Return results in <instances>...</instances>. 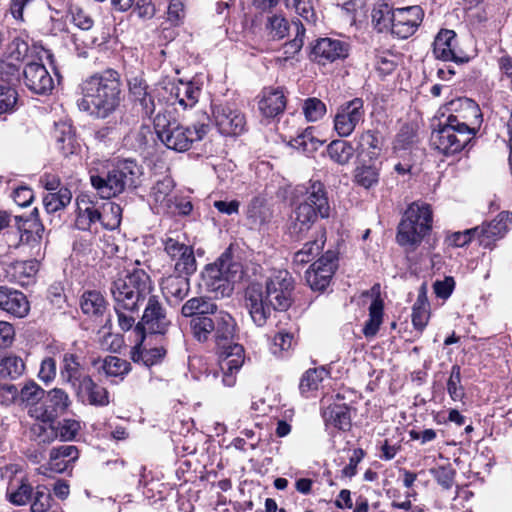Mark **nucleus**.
<instances>
[{
  "mask_svg": "<svg viewBox=\"0 0 512 512\" xmlns=\"http://www.w3.org/2000/svg\"><path fill=\"white\" fill-rule=\"evenodd\" d=\"M170 325L171 321L162 303L156 296H149L141 321L137 326H141L145 332L165 334Z\"/></svg>",
  "mask_w": 512,
  "mask_h": 512,
  "instance_id": "obj_17",
  "label": "nucleus"
},
{
  "mask_svg": "<svg viewBox=\"0 0 512 512\" xmlns=\"http://www.w3.org/2000/svg\"><path fill=\"white\" fill-rule=\"evenodd\" d=\"M7 497L14 505H25L32 498V487L28 483L22 481L16 490H8Z\"/></svg>",
  "mask_w": 512,
  "mask_h": 512,
  "instance_id": "obj_61",
  "label": "nucleus"
},
{
  "mask_svg": "<svg viewBox=\"0 0 512 512\" xmlns=\"http://www.w3.org/2000/svg\"><path fill=\"white\" fill-rule=\"evenodd\" d=\"M82 97L77 105L81 111L98 119H106L114 114L123 100L120 75L109 69L83 81Z\"/></svg>",
  "mask_w": 512,
  "mask_h": 512,
  "instance_id": "obj_3",
  "label": "nucleus"
},
{
  "mask_svg": "<svg viewBox=\"0 0 512 512\" xmlns=\"http://www.w3.org/2000/svg\"><path fill=\"white\" fill-rule=\"evenodd\" d=\"M151 290L150 277L140 268L119 273L113 280L110 291L118 324L123 331H128L135 325L139 304L147 298Z\"/></svg>",
  "mask_w": 512,
  "mask_h": 512,
  "instance_id": "obj_2",
  "label": "nucleus"
},
{
  "mask_svg": "<svg viewBox=\"0 0 512 512\" xmlns=\"http://www.w3.org/2000/svg\"><path fill=\"white\" fill-rule=\"evenodd\" d=\"M303 112L306 119L315 122L326 113V105L318 98H308L303 104Z\"/></svg>",
  "mask_w": 512,
  "mask_h": 512,
  "instance_id": "obj_57",
  "label": "nucleus"
},
{
  "mask_svg": "<svg viewBox=\"0 0 512 512\" xmlns=\"http://www.w3.org/2000/svg\"><path fill=\"white\" fill-rule=\"evenodd\" d=\"M382 138L376 130H364L356 137V148L360 154H368L373 159L377 158L382 150Z\"/></svg>",
  "mask_w": 512,
  "mask_h": 512,
  "instance_id": "obj_32",
  "label": "nucleus"
},
{
  "mask_svg": "<svg viewBox=\"0 0 512 512\" xmlns=\"http://www.w3.org/2000/svg\"><path fill=\"white\" fill-rule=\"evenodd\" d=\"M511 223L512 214L508 211H503L491 222L478 226V240L480 245L484 247L491 246L494 241L502 238L508 232Z\"/></svg>",
  "mask_w": 512,
  "mask_h": 512,
  "instance_id": "obj_22",
  "label": "nucleus"
},
{
  "mask_svg": "<svg viewBox=\"0 0 512 512\" xmlns=\"http://www.w3.org/2000/svg\"><path fill=\"white\" fill-rule=\"evenodd\" d=\"M93 366L102 371L106 377H115L122 380L131 370V364L118 356H106L102 360L93 361Z\"/></svg>",
  "mask_w": 512,
  "mask_h": 512,
  "instance_id": "obj_33",
  "label": "nucleus"
},
{
  "mask_svg": "<svg viewBox=\"0 0 512 512\" xmlns=\"http://www.w3.org/2000/svg\"><path fill=\"white\" fill-rule=\"evenodd\" d=\"M77 216L75 226L79 230H91L94 225L100 223V208L96 203L86 196H80L76 199Z\"/></svg>",
  "mask_w": 512,
  "mask_h": 512,
  "instance_id": "obj_29",
  "label": "nucleus"
},
{
  "mask_svg": "<svg viewBox=\"0 0 512 512\" xmlns=\"http://www.w3.org/2000/svg\"><path fill=\"white\" fill-rule=\"evenodd\" d=\"M365 108L362 98H353L342 103L336 111L333 124L334 130L341 138L349 137L356 127L364 121Z\"/></svg>",
  "mask_w": 512,
  "mask_h": 512,
  "instance_id": "obj_11",
  "label": "nucleus"
},
{
  "mask_svg": "<svg viewBox=\"0 0 512 512\" xmlns=\"http://www.w3.org/2000/svg\"><path fill=\"white\" fill-rule=\"evenodd\" d=\"M100 217V224L103 228L114 230L121 223L122 208L115 202L103 203L100 209Z\"/></svg>",
  "mask_w": 512,
  "mask_h": 512,
  "instance_id": "obj_43",
  "label": "nucleus"
},
{
  "mask_svg": "<svg viewBox=\"0 0 512 512\" xmlns=\"http://www.w3.org/2000/svg\"><path fill=\"white\" fill-rule=\"evenodd\" d=\"M476 131L463 121L462 115H449L439 129L433 131V146L445 155L460 152L474 137Z\"/></svg>",
  "mask_w": 512,
  "mask_h": 512,
  "instance_id": "obj_10",
  "label": "nucleus"
},
{
  "mask_svg": "<svg viewBox=\"0 0 512 512\" xmlns=\"http://www.w3.org/2000/svg\"><path fill=\"white\" fill-rule=\"evenodd\" d=\"M287 7H293L298 15L307 22L315 21V12L311 0H285Z\"/></svg>",
  "mask_w": 512,
  "mask_h": 512,
  "instance_id": "obj_62",
  "label": "nucleus"
},
{
  "mask_svg": "<svg viewBox=\"0 0 512 512\" xmlns=\"http://www.w3.org/2000/svg\"><path fill=\"white\" fill-rule=\"evenodd\" d=\"M424 12L420 6L394 9L391 33L399 39L412 36L423 21Z\"/></svg>",
  "mask_w": 512,
  "mask_h": 512,
  "instance_id": "obj_16",
  "label": "nucleus"
},
{
  "mask_svg": "<svg viewBox=\"0 0 512 512\" xmlns=\"http://www.w3.org/2000/svg\"><path fill=\"white\" fill-rule=\"evenodd\" d=\"M326 154L338 165H347L355 154L353 145L344 139L331 141L326 147Z\"/></svg>",
  "mask_w": 512,
  "mask_h": 512,
  "instance_id": "obj_36",
  "label": "nucleus"
},
{
  "mask_svg": "<svg viewBox=\"0 0 512 512\" xmlns=\"http://www.w3.org/2000/svg\"><path fill=\"white\" fill-rule=\"evenodd\" d=\"M338 266V255L335 251L328 250L317 261H315L308 272L321 274L332 279Z\"/></svg>",
  "mask_w": 512,
  "mask_h": 512,
  "instance_id": "obj_44",
  "label": "nucleus"
},
{
  "mask_svg": "<svg viewBox=\"0 0 512 512\" xmlns=\"http://www.w3.org/2000/svg\"><path fill=\"white\" fill-rule=\"evenodd\" d=\"M128 88L131 100L141 107L146 116L151 117L156 112V103L148 92L145 80L140 77H132L128 80Z\"/></svg>",
  "mask_w": 512,
  "mask_h": 512,
  "instance_id": "obj_27",
  "label": "nucleus"
},
{
  "mask_svg": "<svg viewBox=\"0 0 512 512\" xmlns=\"http://www.w3.org/2000/svg\"><path fill=\"white\" fill-rule=\"evenodd\" d=\"M80 307L84 314L101 316L106 309V301L98 291H86L80 300Z\"/></svg>",
  "mask_w": 512,
  "mask_h": 512,
  "instance_id": "obj_40",
  "label": "nucleus"
},
{
  "mask_svg": "<svg viewBox=\"0 0 512 512\" xmlns=\"http://www.w3.org/2000/svg\"><path fill=\"white\" fill-rule=\"evenodd\" d=\"M72 199V193L67 187H61L56 192H49L43 197V205L48 213L64 209Z\"/></svg>",
  "mask_w": 512,
  "mask_h": 512,
  "instance_id": "obj_42",
  "label": "nucleus"
},
{
  "mask_svg": "<svg viewBox=\"0 0 512 512\" xmlns=\"http://www.w3.org/2000/svg\"><path fill=\"white\" fill-rule=\"evenodd\" d=\"M45 403L41 407L29 410L32 417L42 422H54L55 419L65 413L71 405L68 393L61 388H53L46 392Z\"/></svg>",
  "mask_w": 512,
  "mask_h": 512,
  "instance_id": "obj_12",
  "label": "nucleus"
},
{
  "mask_svg": "<svg viewBox=\"0 0 512 512\" xmlns=\"http://www.w3.org/2000/svg\"><path fill=\"white\" fill-rule=\"evenodd\" d=\"M286 97L281 88H266L258 103L261 114L266 118H274L284 112Z\"/></svg>",
  "mask_w": 512,
  "mask_h": 512,
  "instance_id": "obj_28",
  "label": "nucleus"
},
{
  "mask_svg": "<svg viewBox=\"0 0 512 512\" xmlns=\"http://www.w3.org/2000/svg\"><path fill=\"white\" fill-rule=\"evenodd\" d=\"M166 350L163 347L145 348L142 345L133 347L131 359L135 363H142L146 367H151L160 363L165 357Z\"/></svg>",
  "mask_w": 512,
  "mask_h": 512,
  "instance_id": "obj_38",
  "label": "nucleus"
},
{
  "mask_svg": "<svg viewBox=\"0 0 512 512\" xmlns=\"http://www.w3.org/2000/svg\"><path fill=\"white\" fill-rule=\"evenodd\" d=\"M328 422L339 430H348L351 426L349 409L340 405L330 408L328 412Z\"/></svg>",
  "mask_w": 512,
  "mask_h": 512,
  "instance_id": "obj_53",
  "label": "nucleus"
},
{
  "mask_svg": "<svg viewBox=\"0 0 512 512\" xmlns=\"http://www.w3.org/2000/svg\"><path fill=\"white\" fill-rule=\"evenodd\" d=\"M77 398L92 406H107L110 403L109 392L98 385L89 375L73 388Z\"/></svg>",
  "mask_w": 512,
  "mask_h": 512,
  "instance_id": "obj_24",
  "label": "nucleus"
},
{
  "mask_svg": "<svg viewBox=\"0 0 512 512\" xmlns=\"http://www.w3.org/2000/svg\"><path fill=\"white\" fill-rule=\"evenodd\" d=\"M447 392L453 401H461L465 395L464 388L461 385V368L459 365H453L451 368L447 381Z\"/></svg>",
  "mask_w": 512,
  "mask_h": 512,
  "instance_id": "obj_54",
  "label": "nucleus"
},
{
  "mask_svg": "<svg viewBox=\"0 0 512 512\" xmlns=\"http://www.w3.org/2000/svg\"><path fill=\"white\" fill-rule=\"evenodd\" d=\"M249 224L254 229H260L272 218V212L262 198H253L247 206L246 212Z\"/></svg>",
  "mask_w": 512,
  "mask_h": 512,
  "instance_id": "obj_35",
  "label": "nucleus"
},
{
  "mask_svg": "<svg viewBox=\"0 0 512 512\" xmlns=\"http://www.w3.org/2000/svg\"><path fill=\"white\" fill-rule=\"evenodd\" d=\"M327 375L323 368L308 369L301 377L299 389L302 395L319 388L324 377Z\"/></svg>",
  "mask_w": 512,
  "mask_h": 512,
  "instance_id": "obj_48",
  "label": "nucleus"
},
{
  "mask_svg": "<svg viewBox=\"0 0 512 512\" xmlns=\"http://www.w3.org/2000/svg\"><path fill=\"white\" fill-rule=\"evenodd\" d=\"M429 320L428 304L423 295H419L412 308V323L415 329L422 331Z\"/></svg>",
  "mask_w": 512,
  "mask_h": 512,
  "instance_id": "obj_52",
  "label": "nucleus"
},
{
  "mask_svg": "<svg viewBox=\"0 0 512 512\" xmlns=\"http://www.w3.org/2000/svg\"><path fill=\"white\" fill-rule=\"evenodd\" d=\"M163 244L165 252L175 262V272L192 275L197 270V262L191 246L171 236H166Z\"/></svg>",
  "mask_w": 512,
  "mask_h": 512,
  "instance_id": "obj_13",
  "label": "nucleus"
},
{
  "mask_svg": "<svg viewBox=\"0 0 512 512\" xmlns=\"http://www.w3.org/2000/svg\"><path fill=\"white\" fill-rule=\"evenodd\" d=\"M60 374L65 383L70 384L74 388L82 381L87 374L82 371V366L77 355L73 353H65L62 359Z\"/></svg>",
  "mask_w": 512,
  "mask_h": 512,
  "instance_id": "obj_34",
  "label": "nucleus"
},
{
  "mask_svg": "<svg viewBox=\"0 0 512 512\" xmlns=\"http://www.w3.org/2000/svg\"><path fill=\"white\" fill-rule=\"evenodd\" d=\"M55 427L58 432V438L62 441L74 439L81 428L80 423L74 419H63Z\"/></svg>",
  "mask_w": 512,
  "mask_h": 512,
  "instance_id": "obj_60",
  "label": "nucleus"
},
{
  "mask_svg": "<svg viewBox=\"0 0 512 512\" xmlns=\"http://www.w3.org/2000/svg\"><path fill=\"white\" fill-rule=\"evenodd\" d=\"M354 178L358 185L368 189L378 183L379 172L374 166L363 165L356 168Z\"/></svg>",
  "mask_w": 512,
  "mask_h": 512,
  "instance_id": "obj_55",
  "label": "nucleus"
},
{
  "mask_svg": "<svg viewBox=\"0 0 512 512\" xmlns=\"http://www.w3.org/2000/svg\"><path fill=\"white\" fill-rule=\"evenodd\" d=\"M191 328L194 337L198 341H206L209 335L214 332L215 323L210 317L198 316L192 319Z\"/></svg>",
  "mask_w": 512,
  "mask_h": 512,
  "instance_id": "obj_50",
  "label": "nucleus"
},
{
  "mask_svg": "<svg viewBox=\"0 0 512 512\" xmlns=\"http://www.w3.org/2000/svg\"><path fill=\"white\" fill-rule=\"evenodd\" d=\"M171 94L183 109H187L192 108L198 102L200 89L194 86L191 82L181 81L173 88Z\"/></svg>",
  "mask_w": 512,
  "mask_h": 512,
  "instance_id": "obj_39",
  "label": "nucleus"
},
{
  "mask_svg": "<svg viewBox=\"0 0 512 512\" xmlns=\"http://www.w3.org/2000/svg\"><path fill=\"white\" fill-rule=\"evenodd\" d=\"M33 60L23 70L25 86L33 93L45 95L52 91L54 82L44 64Z\"/></svg>",
  "mask_w": 512,
  "mask_h": 512,
  "instance_id": "obj_18",
  "label": "nucleus"
},
{
  "mask_svg": "<svg viewBox=\"0 0 512 512\" xmlns=\"http://www.w3.org/2000/svg\"><path fill=\"white\" fill-rule=\"evenodd\" d=\"M433 54L442 61L464 63L468 61L466 56H461L457 51V35L453 30L442 29L436 35L433 42Z\"/></svg>",
  "mask_w": 512,
  "mask_h": 512,
  "instance_id": "obj_20",
  "label": "nucleus"
},
{
  "mask_svg": "<svg viewBox=\"0 0 512 512\" xmlns=\"http://www.w3.org/2000/svg\"><path fill=\"white\" fill-rule=\"evenodd\" d=\"M0 309L14 317L23 318L29 313L30 305L21 291L0 286Z\"/></svg>",
  "mask_w": 512,
  "mask_h": 512,
  "instance_id": "obj_26",
  "label": "nucleus"
},
{
  "mask_svg": "<svg viewBox=\"0 0 512 512\" xmlns=\"http://www.w3.org/2000/svg\"><path fill=\"white\" fill-rule=\"evenodd\" d=\"M193 210V204L188 197L174 195L167 207L163 209L161 214L172 216H188Z\"/></svg>",
  "mask_w": 512,
  "mask_h": 512,
  "instance_id": "obj_51",
  "label": "nucleus"
},
{
  "mask_svg": "<svg viewBox=\"0 0 512 512\" xmlns=\"http://www.w3.org/2000/svg\"><path fill=\"white\" fill-rule=\"evenodd\" d=\"M349 54V45L338 39L322 38L313 47L312 55L319 63L344 59Z\"/></svg>",
  "mask_w": 512,
  "mask_h": 512,
  "instance_id": "obj_23",
  "label": "nucleus"
},
{
  "mask_svg": "<svg viewBox=\"0 0 512 512\" xmlns=\"http://www.w3.org/2000/svg\"><path fill=\"white\" fill-rule=\"evenodd\" d=\"M217 306L210 299L200 296L187 300L181 308V314L184 317H198L208 314H214Z\"/></svg>",
  "mask_w": 512,
  "mask_h": 512,
  "instance_id": "obj_37",
  "label": "nucleus"
},
{
  "mask_svg": "<svg viewBox=\"0 0 512 512\" xmlns=\"http://www.w3.org/2000/svg\"><path fill=\"white\" fill-rule=\"evenodd\" d=\"M52 497L46 489L38 488L31 503V512H47L51 507Z\"/></svg>",
  "mask_w": 512,
  "mask_h": 512,
  "instance_id": "obj_64",
  "label": "nucleus"
},
{
  "mask_svg": "<svg viewBox=\"0 0 512 512\" xmlns=\"http://www.w3.org/2000/svg\"><path fill=\"white\" fill-rule=\"evenodd\" d=\"M266 29L273 39H283L289 29L288 21L282 15H273L268 18Z\"/></svg>",
  "mask_w": 512,
  "mask_h": 512,
  "instance_id": "obj_56",
  "label": "nucleus"
},
{
  "mask_svg": "<svg viewBox=\"0 0 512 512\" xmlns=\"http://www.w3.org/2000/svg\"><path fill=\"white\" fill-rule=\"evenodd\" d=\"M161 290L170 305L180 304L190 291L189 275L176 272L163 278Z\"/></svg>",
  "mask_w": 512,
  "mask_h": 512,
  "instance_id": "obj_25",
  "label": "nucleus"
},
{
  "mask_svg": "<svg viewBox=\"0 0 512 512\" xmlns=\"http://www.w3.org/2000/svg\"><path fill=\"white\" fill-rule=\"evenodd\" d=\"M154 130L159 140L171 150L187 151L194 141L202 140L209 131L205 123L195 124L193 130L178 123L171 113L159 109L153 118Z\"/></svg>",
  "mask_w": 512,
  "mask_h": 512,
  "instance_id": "obj_6",
  "label": "nucleus"
},
{
  "mask_svg": "<svg viewBox=\"0 0 512 512\" xmlns=\"http://www.w3.org/2000/svg\"><path fill=\"white\" fill-rule=\"evenodd\" d=\"M432 221V211L428 204H410L398 225L397 243L409 250H415L430 232Z\"/></svg>",
  "mask_w": 512,
  "mask_h": 512,
  "instance_id": "obj_9",
  "label": "nucleus"
},
{
  "mask_svg": "<svg viewBox=\"0 0 512 512\" xmlns=\"http://www.w3.org/2000/svg\"><path fill=\"white\" fill-rule=\"evenodd\" d=\"M330 213L327 192L320 181H310L305 189V198L300 202L291 215L290 234L301 239L317 220L318 216L327 218Z\"/></svg>",
  "mask_w": 512,
  "mask_h": 512,
  "instance_id": "obj_5",
  "label": "nucleus"
},
{
  "mask_svg": "<svg viewBox=\"0 0 512 512\" xmlns=\"http://www.w3.org/2000/svg\"><path fill=\"white\" fill-rule=\"evenodd\" d=\"M39 422L33 424L30 428L31 435L39 444L48 445L58 438V432L53 422Z\"/></svg>",
  "mask_w": 512,
  "mask_h": 512,
  "instance_id": "obj_47",
  "label": "nucleus"
},
{
  "mask_svg": "<svg viewBox=\"0 0 512 512\" xmlns=\"http://www.w3.org/2000/svg\"><path fill=\"white\" fill-rule=\"evenodd\" d=\"M431 474L436 479L437 483L444 489H450L454 483L455 470L450 466H439L431 469Z\"/></svg>",
  "mask_w": 512,
  "mask_h": 512,
  "instance_id": "obj_63",
  "label": "nucleus"
},
{
  "mask_svg": "<svg viewBox=\"0 0 512 512\" xmlns=\"http://www.w3.org/2000/svg\"><path fill=\"white\" fill-rule=\"evenodd\" d=\"M294 279L287 270H276L265 283V289L259 284H251L245 293V303L253 322L262 327L271 312L286 311L293 302Z\"/></svg>",
  "mask_w": 512,
  "mask_h": 512,
  "instance_id": "obj_1",
  "label": "nucleus"
},
{
  "mask_svg": "<svg viewBox=\"0 0 512 512\" xmlns=\"http://www.w3.org/2000/svg\"><path fill=\"white\" fill-rule=\"evenodd\" d=\"M79 451L74 445H62L50 450L46 465L39 467V473L47 475L48 471L63 473L78 459Z\"/></svg>",
  "mask_w": 512,
  "mask_h": 512,
  "instance_id": "obj_21",
  "label": "nucleus"
},
{
  "mask_svg": "<svg viewBox=\"0 0 512 512\" xmlns=\"http://www.w3.org/2000/svg\"><path fill=\"white\" fill-rule=\"evenodd\" d=\"M214 336L220 348L218 368L209 372L214 378L221 376L222 384L233 387L237 374L244 363V348L239 344H227L235 335L236 323L233 317L224 311L215 316Z\"/></svg>",
  "mask_w": 512,
  "mask_h": 512,
  "instance_id": "obj_4",
  "label": "nucleus"
},
{
  "mask_svg": "<svg viewBox=\"0 0 512 512\" xmlns=\"http://www.w3.org/2000/svg\"><path fill=\"white\" fill-rule=\"evenodd\" d=\"M289 143L293 148L302 151H310L316 149L315 144L317 143V140H315L313 136V128H307L301 134L292 138Z\"/></svg>",
  "mask_w": 512,
  "mask_h": 512,
  "instance_id": "obj_58",
  "label": "nucleus"
},
{
  "mask_svg": "<svg viewBox=\"0 0 512 512\" xmlns=\"http://www.w3.org/2000/svg\"><path fill=\"white\" fill-rule=\"evenodd\" d=\"M54 137L58 149L64 156L77 154L80 151L81 145L75 137L72 126L67 123L56 124Z\"/></svg>",
  "mask_w": 512,
  "mask_h": 512,
  "instance_id": "obj_31",
  "label": "nucleus"
},
{
  "mask_svg": "<svg viewBox=\"0 0 512 512\" xmlns=\"http://www.w3.org/2000/svg\"><path fill=\"white\" fill-rule=\"evenodd\" d=\"M392 18H394V9L388 4L376 5L372 10V23L379 32H391Z\"/></svg>",
  "mask_w": 512,
  "mask_h": 512,
  "instance_id": "obj_46",
  "label": "nucleus"
},
{
  "mask_svg": "<svg viewBox=\"0 0 512 512\" xmlns=\"http://www.w3.org/2000/svg\"><path fill=\"white\" fill-rule=\"evenodd\" d=\"M17 103V92L14 88L0 85V114L13 111Z\"/></svg>",
  "mask_w": 512,
  "mask_h": 512,
  "instance_id": "obj_59",
  "label": "nucleus"
},
{
  "mask_svg": "<svg viewBox=\"0 0 512 512\" xmlns=\"http://www.w3.org/2000/svg\"><path fill=\"white\" fill-rule=\"evenodd\" d=\"M44 56L47 59L52 60V54L42 45L37 43L29 45L28 42L20 38H14L8 44L5 52V58H7V60L15 61L16 63H21L23 61H27L28 63L33 60L41 61Z\"/></svg>",
  "mask_w": 512,
  "mask_h": 512,
  "instance_id": "obj_19",
  "label": "nucleus"
},
{
  "mask_svg": "<svg viewBox=\"0 0 512 512\" xmlns=\"http://www.w3.org/2000/svg\"><path fill=\"white\" fill-rule=\"evenodd\" d=\"M142 174V168L135 161L127 159L117 163L106 176L91 175L90 181L102 198L109 199L126 189L136 188Z\"/></svg>",
  "mask_w": 512,
  "mask_h": 512,
  "instance_id": "obj_8",
  "label": "nucleus"
},
{
  "mask_svg": "<svg viewBox=\"0 0 512 512\" xmlns=\"http://www.w3.org/2000/svg\"><path fill=\"white\" fill-rule=\"evenodd\" d=\"M25 370L23 360L15 355L0 358V378L17 379Z\"/></svg>",
  "mask_w": 512,
  "mask_h": 512,
  "instance_id": "obj_45",
  "label": "nucleus"
},
{
  "mask_svg": "<svg viewBox=\"0 0 512 512\" xmlns=\"http://www.w3.org/2000/svg\"><path fill=\"white\" fill-rule=\"evenodd\" d=\"M243 275V265L229 247L215 262L205 267L202 279L208 291L215 293L216 296L225 297L231 295L235 283L240 282Z\"/></svg>",
  "mask_w": 512,
  "mask_h": 512,
  "instance_id": "obj_7",
  "label": "nucleus"
},
{
  "mask_svg": "<svg viewBox=\"0 0 512 512\" xmlns=\"http://www.w3.org/2000/svg\"><path fill=\"white\" fill-rule=\"evenodd\" d=\"M46 391L34 381H28L19 392V399L26 405L35 406L45 397Z\"/></svg>",
  "mask_w": 512,
  "mask_h": 512,
  "instance_id": "obj_49",
  "label": "nucleus"
},
{
  "mask_svg": "<svg viewBox=\"0 0 512 512\" xmlns=\"http://www.w3.org/2000/svg\"><path fill=\"white\" fill-rule=\"evenodd\" d=\"M14 222L15 232L13 233V238L7 240L8 246L17 248L20 244H26L39 252L44 233L42 223L37 219H26L23 221L20 216H15Z\"/></svg>",
  "mask_w": 512,
  "mask_h": 512,
  "instance_id": "obj_14",
  "label": "nucleus"
},
{
  "mask_svg": "<svg viewBox=\"0 0 512 512\" xmlns=\"http://www.w3.org/2000/svg\"><path fill=\"white\" fill-rule=\"evenodd\" d=\"M174 187L175 182L172 177L168 175L157 180L151 187L149 198L150 204L153 207L155 213L161 214L165 206L167 207V204L174 196Z\"/></svg>",
  "mask_w": 512,
  "mask_h": 512,
  "instance_id": "obj_30",
  "label": "nucleus"
},
{
  "mask_svg": "<svg viewBox=\"0 0 512 512\" xmlns=\"http://www.w3.org/2000/svg\"><path fill=\"white\" fill-rule=\"evenodd\" d=\"M383 320V301L377 297L369 307V318L363 327L365 337H374L382 324Z\"/></svg>",
  "mask_w": 512,
  "mask_h": 512,
  "instance_id": "obj_41",
  "label": "nucleus"
},
{
  "mask_svg": "<svg viewBox=\"0 0 512 512\" xmlns=\"http://www.w3.org/2000/svg\"><path fill=\"white\" fill-rule=\"evenodd\" d=\"M213 116L216 126L223 135L236 136L245 130V116L232 104L214 105Z\"/></svg>",
  "mask_w": 512,
  "mask_h": 512,
  "instance_id": "obj_15",
  "label": "nucleus"
}]
</instances>
